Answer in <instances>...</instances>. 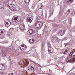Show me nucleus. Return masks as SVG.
<instances>
[{
  "mask_svg": "<svg viewBox=\"0 0 75 75\" xmlns=\"http://www.w3.org/2000/svg\"><path fill=\"white\" fill-rule=\"evenodd\" d=\"M44 24L43 22H41L40 21H37L36 22L35 26L37 28H40Z\"/></svg>",
  "mask_w": 75,
  "mask_h": 75,
  "instance_id": "1",
  "label": "nucleus"
},
{
  "mask_svg": "<svg viewBox=\"0 0 75 75\" xmlns=\"http://www.w3.org/2000/svg\"><path fill=\"white\" fill-rule=\"evenodd\" d=\"M13 21L14 22L13 25H17V23H18L19 22V19L18 18L17 16H14L13 18Z\"/></svg>",
  "mask_w": 75,
  "mask_h": 75,
  "instance_id": "2",
  "label": "nucleus"
},
{
  "mask_svg": "<svg viewBox=\"0 0 75 75\" xmlns=\"http://www.w3.org/2000/svg\"><path fill=\"white\" fill-rule=\"evenodd\" d=\"M60 39L59 38L57 37L56 36H53L52 37V43H58V42L59 41Z\"/></svg>",
  "mask_w": 75,
  "mask_h": 75,
  "instance_id": "3",
  "label": "nucleus"
},
{
  "mask_svg": "<svg viewBox=\"0 0 75 75\" xmlns=\"http://www.w3.org/2000/svg\"><path fill=\"white\" fill-rule=\"evenodd\" d=\"M6 52H7V51L5 50H0V56H1V57L6 56L7 55Z\"/></svg>",
  "mask_w": 75,
  "mask_h": 75,
  "instance_id": "4",
  "label": "nucleus"
},
{
  "mask_svg": "<svg viewBox=\"0 0 75 75\" xmlns=\"http://www.w3.org/2000/svg\"><path fill=\"white\" fill-rule=\"evenodd\" d=\"M65 31H66V30H65V29H62L61 30L59 31L57 33V34L59 35L62 36L65 33Z\"/></svg>",
  "mask_w": 75,
  "mask_h": 75,
  "instance_id": "5",
  "label": "nucleus"
},
{
  "mask_svg": "<svg viewBox=\"0 0 75 75\" xmlns=\"http://www.w3.org/2000/svg\"><path fill=\"white\" fill-rule=\"evenodd\" d=\"M48 51L50 53H52V52H53V48L52 47H51V45L50 43H48Z\"/></svg>",
  "mask_w": 75,
  "mask_h": 75,
  "instance_id": "6",
  "label": "nucleus"
},
{
  "mask_svg": "<svg viewBox=\"0 0 75 75\" xmlns=\"http://www.w3.org/2000/svg\"><path fill=\"white\" fill-rule=\"evenodd\" d=\"M19 28L20 30H24L25 29V26L24 24H21L19 25Z\"/></svg>",
  "mask_w": 75,
  "mask_h": 75,
  "instance_id": "7",
  "label": "nucleus"
},
{
  "mask_svg": "<svg viewBox=\"0 0 75 75\" xmlns=\"http://www.w3.org/2000/svg\"><path fill=\"white\" fill-rule=\"evenodd\" d=\"M5 25L6 27H8L11 24V22L9 21H6L5 23Z\"/></svg>",
  "mask_w": 75,
  "mask_h": 75,
  "instance_id": "8",
  "label": "nucleus"
},
{
  "mask_svg": "<svg viewBox=\"0 0 75 75\" xmlns=\"http://www.w3.org/2000/svg\"><path fill=\"white\" fill-rule=\"evenodd\" d=\"M22 47H23V49H22L21 48V47H19V48H20L21 50H25L27 49V46H25V45H21Z\"/></svg>",
  "mask_w": 75,
  "mask_h": 75,
  "instance_id": "9",
  "label": "nucleus"
},
{
  "mask_svg": "<svg viewBox=\"0 0 75 75\" xmlns=\"http://www.w3.org/2000/svg\"><path fill=\"white\" fill-rule=\"evenodd\" d=\"M67 13L68 15H71L72 13V10L69 9L67 11Z\"/></svg>",
  "mask_w": 75,
  "mask_h": 75,
  "instance_id": "10",
  "label": "nucleus"
},
{
  "mask_svg": "<svg viewBox=\"0 0 75 75\" xmlns=\"http://www.w3.org/2000/svg\"><path fill=\"white\" fill-rule=\"evenodd\" d=\"M12 5H13L11 4L10 3V2H7L5 4V5L7 7H8V6L9 8H10V6H11Z\"/></svg>",
  "mask_w": 75,
  "mask_h": 75,
  "instance_id": "11",
  "label": "nucleus"
},
{
  "mask_svg": "<svg viewBox=\"0 0 75 75\" xmlns=\"http://www.w3.org/2000/svg\"><path fill=\"white\" fill-rule=\"evenodd\" d=\"M28 70L29 71H33L34 70V68L33 67H28Z\"/></svg>",
  "mask_w": 75,
  "mask_h": 75,
  "instance_id": "12",
  "label": "nucleus"
},
{
  "mask_svg": "<svg viewBox=\"0 0 75 75\" xmlns=\"http://www.w3.org/2000/svg\"><path fill=\"white\" fill-rule=\"evenodd\" d=\"M72 1H73V0H66V3L67 4H70L71 3H72Z\"/></svg>",
  "mask_w": 75,
  "mask_h": 75,
  "instance_id": "13",
  "label": "nucleus"
},
{
  "mask_svg": "<svg viewBox=\"0 0 75 75\" xmlns=\"http://www.w3.org/2000/svg\"><path fill=\"white\" fill-rule=\"evenodd\" d=\"M10 8H11V10L12 11H16V8L14 7H12V6H10Z\"/></svg>",
  "mask_w": 75,
  "mask_h": 75,
  "instance_id": "14",
  "label": "nucleus"
},
{
  "mask_svg": "<svg viewBox=\"0 0 75 75\" xmlns=\"http://www.w3.org/2000/svg\"><path fill=\"white\" fill-rule=\"evenodd\" d=\"M31 18L28 17L27 19V21L28 22H29L30 23H31L32 20L31 19Z\"/></svg>",
  "mask_w": 75,
  "mask_h": 75,
  "instance_id": "15",
  "label": "nucleus"
},
{
  "mask_svg": "<svg viewBox=\"0 0 75 75\" xmlns=\"http://www.w3.org/2000/svg\"><path fill=\"white\" fill-rule=\"evenodd\" d=\"M4 34V31L1 29L0 30V36L2 37Z\"/></svg>",
  "mask_w": 75,
  "mask_h": 75,
  "instance_id": "16",
  "label": "nucleus"
},
{
  "mask_svg": "<svg viewBox=\"0 0 75 75\" xmlns=\"http://www.w3.org/2000/svg\"><path fill=\"white\" fill-rule=\"evenodd\" d=\"M34 42V39H32L30 40L29 42L30 44H33Z\"/></svg>",
  "mask_w": 75,
  "mask_h": 75,
  "instance_id": "17",
  "label": "nucleus"
},
{
  "mask_svg": "<svg viewBox=\"0 0 75 75\" xmlns=\"http://www.w3.org/2000/svg\"><path fill=\"white\" fill-rule=\"evenodd\" d=\"M65 51L63 52V54H65V53H67V51H69V49L66 48L64 49Z\"/></svg>",
  "mask_w": 75,
  "mask_h": 75,
  "instance_id": "18",
  "label": "nucleus"
},
{
  "mask_svg": "<svg viewBox=\"0 0 75 75\" xmlns=\"http://www.w3.org/2000/svg\"><path fill=\"white\" fill-rule=\"evenodd\" d=\"M28 32H29L30 34H33V30L32 29H30L29 30Z\"/></svg>",
  "mask_w": 75,
  "mask_h": 75,
  "instance_id": "19",
  "label": "nucleus"
},
{
  "mask_svg": "<svg viewBox=\"0 0 75 75\" xmlns=\"http://www.w3.org/2000/svg\"><path fill=\"white\" fill-rule=\"evenodd\" d=\"M30 0H25V2L26 4H28L30 2Z\"/></svg>",
  "mask_w": 75,
  "mask_h": 75,
  "instance_id": "20",
  "label": "nucleus"
},
{
  "mask_svg": "<svg viewBox=\"0 0 75 75\" xmlns=\"http://www.w3.org/2000/svg\"><path fill=\"white\" fill-rule=\"evenodd\" d=\"M44 50H45L44 45H42L41 47V50L42 51H44Z\"/></svg>",
  "mask_w": 75,
  "mask_h": 75,
  "instance_id": "21",
  "label": "nucleus"
},
{
  "mask_svg": "<svg viewBox=\"0 0 75 75\" xmlns=\"http://www.w3.org/2000/svg\"><path fill=\"white\" fill-rule=\"evenodd\" d=\"M33 55H34V56L35 57H37V53L35 52L34 54H32V55H30V56L32 57Z\"/></svg>",
  "mask_w": 75,
  "mask_h": 75,
  "instance_id": "22",
  "label": "nucleus"
},
{
  "mask_svg": "<svg viewBox=\"0 0 75 75\" xmlns=\"http://www.w3.org/2000/svg\"><path fill=\"white\" fill-rule=\"evenodd\" d=\"M4 6V4H1L0 8H3V7Z\"/></svg>",
  "mask_w": 75,
  "mask_h": 75,
  "instance_id": "23",
  "label": "nucleus"
},
{
  "mask_svg": "<svg viewBox=\"0 0 75 75\" xmlns=\"http://www.w3.org/2000/svg\"><path fill=\"white\" fill-rule=\"evenodd\" d=\"M7 37H11V33H8L7 34Z\"/></svg>",
  "mask_w": 75,
  "mask_h": 75,
  "instance_id": "24",
  "label": "nucleus"
},
{
  "mask_svg": "<svg viewBox=\"0 0 75 75\" xmlns=\"http://www.w3.org/2000/svg\"><path fill=\"white\" fill-rule=\"evenodd\" d=\"M31 53V51H29L28 52L26 53V54H30Z\"/></svg>",
  "mask_w": 75,
  "mask_h": 75,
  "instance_id": "25",
  "label": "nucleus"
},
{
  "mask_svg": "<svg viewBox=\"0 0 75 75\" xmlns=\"http://www.w3.org/2000/svg\"><path fill=\"white\" fill-rule=\"evenodd\" d=\"M34 7H35V4H33L32 5V8L33 9L34 8Z\"/></svg>",
  "mask_w": 75,
  "mask_h": 75,
  "instance_id": "26",
  "label": "nucleus"
},
{
  "mask_svg": "<svg viewBox=\"0 0 75 75\" xmlns=\"http://www.w3.org/2000/svg\"><path fill=\"white\" fill-rule=\"evenodd\" d=\"M38 38H40L41 37V35L40 34H38Z\"/></svg>",
  "mask_w": 75,
  "mask_h": 75,
  "instance_id": "27",
  "label": "nucleus"
},
{
  "mask_svg": "<svg viewBox=\"0 0 75 75\" xmlns=\"http://www.w3.org/2000/svg\"><path fill=\"white\" fill-rule=\"evenodd\" d=\"M70 44H69V43H65V45L66 46H68V45H69Z\"/></svg>",
  "mask_w": 75,
  "mask_h": 75,
  "instance_id": "28",
  "label": "nucleus"
},
{
  "mask_svg": "<svg viewBox=\"0 0 75 75\" xmlns=\"http://www.w3.org/2000/svg\"><path fill=\"white\" fill-rule=\"evenodd\" d=\"M36 65H37V67H41V65H40V64L37 63Z\"/></svg>",
  "mask_w": 75,
  "mask_h": 75,
  "instance_id": "29",
  "label": "nucleus"
},
{
  "mask_svg": "<svg viewBox=\"0 0 75 75\" xmlns=\"http://www.w3.org/2000/svg\"><path fill=\"white\" fill-rule=\"evenodd\" d=\"M10 47H11V46H10L9 47V48H7V49L9 50H10V51H11V50H12V49H11V48H10Z\"/></svg>",
  "mask_w": 75,
  "mask_h": 75,
  "instance_id": "30",
  "label": "nucleus"
},
{
  "mask_svg": "<svg viewBox=\"0 0 75 75\" xmlns=\"http://www.w3.org/2000/svg\"><path fill=\"white\" fill-rule=\"evenodd\" d=\"M73 54V53H71H71H70V54H69V55H70V56L71 57H73V56H72V54Z\"/></svg>",
  "mask_w": 75,
  "mask_h": 75,
  "instance_id": "31",
  "label": "nucleus"
},
{
  "mask_svg": "<svg viewBox=\"0 0 75 75\" xmlns=\"http://www.w3.org/2000/svg\"><path fill=\"white\" fill-rule=\"evenodd\" d=\"M42 58H43V59H45V56L44 55H42Z\"/></svg>",
  "mask_w": 75,
  "mask_h": 75,
  "instance_id": "32",
  "label": "nucleus"
},
{
  "mask_svg": "<svg viewBox=\"0 0 75 75\" xmlns=\"http://www.w3.org/2000/svg\"><path fill=\"white\" fill-rule=\"evenodd\" d=\"M50 14V15L52 16V15L53 14V12H51Z\"/></svg>",
  "mask_w": 75,
  "mask_h": 75,
  "instance_id": "33",
  "label": "nucleus"
},
{
  "mask_svg": "<svg viewBox=\"0 0 75 75\" xmlns=\"http://www.w3.org/2000/svg\"><path fill=\"white\" fill-rule=\"evenodd\" d=\"M4 43L5 44H7V43H8V42L6 41H4Z\"/></svg>",
  "mask_w": 75,
  "mask_h": 75,
  "instance_id": "34",
  "label": "nucleus"
},
{
  "mask_svg": "<svg viewBox=\"0 0 75 75\" xmlns=\"http://www.w3.org/2000/svg\"><path fill=\"white\" fill-rule=\"evenodd\" d=\"M62 51L64 53V52L65 51V49H64L62 50Z\"/></svg>",
  "mask_w": 75,
  "mask_h": 75,
  "instance_id": "35",
  "label": "nucleus"
},
{
  "mask_svg": "<svg viewBox=\"0 0 75 75\" xmlns=\"http://www.w3.org/2000/svg\"><path fill=\"white\" fill-rule=\"evenodd\" d=\"M21 61H22V62H23V63H24L25 61V60H23Z\"/></svg>",
  "mask_w": 75,
  "mask_h": 75,
  "instance_id": "36",
  "label": "nucleus"
},
{
  "mask_svg": "<svg viewBox=\"0 0 75 75\" xmlns=\"http://www.w3.org/2000/svg\"><path fill=\"white\" fill-rule=\"evenodd\" d=\"M45 18H47V14H45Z\"/></svg>",
  "mask_w": 75,
  "mask_h": 75,
  "instance_id": "37",
  "label": "nucleus"
},
{
  "mask_svg": "<svg viewBox=\"0 0 75 75\" xmlns=\"http://www.w3.org/2000/svg\"><path fill=\"white\" fill-rule=\"evenodd\" d=\"M64 40H67V37H66L64 38Z\"/></svg>",
  "mask_w": 75,
  "mask_h": 75,
  "instance_id": "38",
  "label": "nucleus"
},
{
  "mask_svg": "<svg viewBox=\"0 0 75 75\" xmlns=\"http://www.w3.org/2000/svg\"><path fill=\"white\" fill-rule=\"evenodd\" d=\"M70 60H68V59L67 60V62H70Z\"/></svg>",
  "mask_w": 75,
  "mask_h": 75,
  "instance_id": "39",
  "label": "nucleus"
},
{
  "mask_svg": "<svg viewBox=\"0 0 75 75\" xmlns=\"http://www.w3.org/2000/svg\"><path fill=\"white\" fill-rule=\"evenodd\" d=\"M73 59H71L70 60V61H73Z\"/></svg>",
  "mask_w": 75,
  "mask_h": 75,
  "instance_id": "40",
  "label": "nucleus"
},
{
  "mask_svg": "<svg viewBox=\"0 0 75 75\" xmlns=\"http://www.w3.org/2000/svg\"><path fill=\"white\" fill-rule=\"evenodd\" d=\"M1 65H2V67H4V68L5 66H4V64H2Z\"/></svg>",
  "mask_w": 75,
  "mask_h": 75,
  "instance_id": "41",
  "label": "nucleus"
},
{
  "mask_svg": "<svg viewBox=\"0 0 75 75\" xmlns=\"http://www.w3.org/2000/svg\"><path fill=\"white\" fill-rule=\"evenodd\" d=\"M0 69L1 70L2 69V68H1V67H0Z\"/></svg>",
  "mask_w": 75,
  "mask_h": 75,
  "instance_id": "42",
  "label": "nucleus"
},
{
  "mask_svg": "<svg viewBox=\"0 0 75 75\" xmlns=\"http://www.w3.org/2000/svg\"><path fill=\"white\" fill-rule=\"evenodd\" d=\"M1 74H3V72H1Z\"/></svg>",
  "mask_w": 75,
  "mask_h": 75,
  "instance_id": "43",
  "label": "nucleus"
},
{
  "mask_svg": "<svg viewBox=\"0 0 75 75\" xmlns=\"http://www.w3.org/2000/svg\"><path fill=\"white\" fill-rule=\"evenodd\" d=\"M74 60L75 61V57L74 58Z\"/></svg>",
  "mask_w": 75,
  "mask_h": 75,
  "instance_id": "44",
  "label": "nucleus"
},
{
  "mask_svg": "<svg viewBox=\"0 0 75 75\" xmlns=\"http://www.w3.org/2000/svg\"><path fill=\"white\" fill-rule=\"evenodd\" d=\"M47 27V26H46V25H45V27Z\"/></svg>",
  "mask_w": 75,
  "mask_h": 75,
  "instance_id": "45",
  "label": "nucleus"
},
{
  "mask_svg": "<svg viewBox=\"0 0 75 75\" xmlns=\"http://www.w3.org/2000/svg\"><path fill=\"white\" fill-rule=\"evenodd\" d=\"M73 57H74V56H75V55H73Z\"/></svg>",
  "mask_w": 75,
  "mask_h": 75,
  "instance_id": "46",
  "label": "nucleus"
},
{
  "mask_svg": "<svg viewBox=\"0 0 75 75\" xmlns=\"http://www.w3.org/2000/svg\"><path fill=\"white\" fill-rule=\"evenodd\" d=\"M8 75H10V74H9Z\"/></svg>",
  "mask_w": 75,
  "mask_h": 75,
  "instance_id": "47",
  "label": "nucleus"
},
{
  "mask_svg": "<svg viewBox=\"0 0 75 75\" xmlns=\"http://www.w3.org/2000/svg\"><path fill=\"white\" fill-rule=\"evenodd\" d=\"M1 5V4H0V6Z\"/></svg>",
  "mask_w": 75,
  "mask_h": 75,
  "instance_id": "48",
  "label": "nucleus"
}]
</instances>
